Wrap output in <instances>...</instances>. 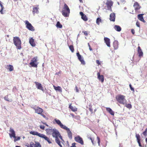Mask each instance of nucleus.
<instances>
[{
	"instance_id": "obj_39",
	"label": "nucleus",
	"mask_w": 147,
	"mask_h": 147,
	"mask_svg": "<svg viewBox=\"0 0 147 147\" xmlns=\"http://www.w3.org/2000/svg\"><path fill=\"white\" fill-rule=\"evenodd\" d=\"M125 106L127 108L130 109L132 108L131 105L130 104H127V102H126V104H125Z\"/></svg>"
},
{
	"instance_id": "obj_7",
	"label": "nucleus",
	"mask_w": 147,
	"mask_h": 147,
	"mask_svg": "<svg viewBox=\"0 0 147 147\" xmlns=\"http://www.w3.org/2000/svg\"><path fill=\"white\" fill-rule=\"evenodd\" d=\"M52 136L54 138L59 137L61 140H63V138L59 131L56 129H54L52 134Z\"/></svg>"
},
{
	"instance_id": "obj_4",
	"label": "nucleus",
	"mask_w": 147,
	"mask_h": 147,
	"mask_svg": "<svg viewBox=\"0 0 147 147\" xmlns=\"http://www.w3.org/2000/svg\"><path fill=\"white\" fill-rule=\"evenodd\" d=\"M70 13V9L66 4L65 3L62 11V15L65 17H68Z\"/></svg>"
},
{
	"instance_id": "obj_63",
	"label": "nucleus",
	"mask_w": 147,
	"mask_h": 147,
	"mask_svg": "<svg viewBox=\"0 0 147 147\" xmlns=\"http://www.w3.org/2000/svg\"><path fill=\"white\" fill-rule=\"evenodd\" d=\"M16 147H21L19 146H16Z\"/></svg>"
},
{
	"instance_id": "obj_14",
	"label": "nucleus",
	"mask_w": 147,
	"mask_h": 147,
	"mask_svg": "<svg viewBox=\"0 0 147 147\" xmlns=\"http://www.w3.org/2000/svg\"><path fill=\"white\" fill-rule=\"evenodd\" d=\"M35 111V112L38 114H40L43 112V110L41 108L37 107L36 108H33Z\"/></svg>"
},
{
	"instance_id": "obj_6",
	"label": "nucleus",
	"mask_w": 147,
	"mask_h": 147,
	"mask_svg": "<svg viewBox=\"0 0 147 147\" xmlns=\"http://www.w3.org/2000/svg\"><path fill=\"white\" fill-rule=\"evenodd\" d=\"M38 60V57L37 56L33 58L29 64L31 67H37L38 64V63L37 62Z\"/></svg>"
},
{
	"instance_id": "obj_21",
	"label": "nucleus",
	"mask_w": 147,
	"mask_h": 147,
	"mask_svg": "<svg viewBox=\"0 0 147 147\" xmlns=\"http://www.w3.org/2000/svg\"><path fill=\"white\" fill-rule=\"evenodd\" d=\"M80 14L81 16V18L83 20L85 21H86L88 20L86 16L84 14V13L82 12H80Z\"/></svg>"
},
{
	"instance_id": "obj_31",
	"label": "nucleus",
	"mask_w": 147,
	"mask_h": 147,
	"mask_svg": "<svg viewBox=\"0 0 147 147\" xmlns=\"http://www.w3.org/2000/svg\"><path fill=\"white\" fill-rule=\"evenodd\" d=\"M114 29L117 31L120 32L121 30V28L119 26L115 25L114 27Z\"/></svg>"
},
{
	"instance_id": "obj_17",
	"label": "nucleus",
	"mask_w": 147,
	"mask_h": 147,
	"mask_svg": "<svg viewBox=\"0 0 147 147\" xmlns=\"http://www.w3.org/2000/svg\"><path fill=\"white\" fill-rule=\"evenodd\" d=\"M97 78L99 81L102 83H103L104 81V77L103 75H100V73L98 72L97 74Z\"/></svg>"
},
{
	"instance_id": "obj_3",
	"label": "nucleus",
	"mask_w": 147,
	"mask_h": 147,
	"mask_svg": "<svg viewBox=\"0 0 147 147\" xmlns=\"http://www.w3.org/2000/svg\"><path fill=\"white\" fill-rule=\"evenodd\" d=\"M13 42L18 49L20 50L21 48V41L20 38L17 36H15L13 38Z\"/></svg>"
},
{
	"instance_id": "obj_12",
	"label": "nucleus",
	"mask_w": 147,
	"mask_h": 147,
	"mask_svg": "<svg viewBox=\"0 0 147 147\" xmlns=\"http://www.w3.org/2000/svg\"><path fill=\"white\" fill-rule=\"evenodd\" d=\"M63 129L67 131L68 137L70 139H71L72 138V133L69 129L66 126Z\"/></svg>"
},
{
	"instance_id": "obj_20",
	"label": "nucleus",
	"mask_w": 147,
	"mask_h": 147,
	"mask_svg": "<svg viewBox=\"0 0 147 147\" xmlns=\"http://www.w3.org/2000/svg\"><path fill=\"white\" fill-rule=\"evenodd\" d=\"M144 15V14H139L138 15V18L140 21L144 23H145L146 22L144 20L143 15Z\"/></svg>"
},
{
	"instance_id": "obj_42",
	"label": "nucleus",
	"mask_w": 147,
	"mask_h": 147,
	"mask_svg": "<svg viewBox=\"0 0 147 147\" xmlns=\"http://www.w3.org/2000/svg\"><path fill=\"white\" fill-rule=\"evenodd\" d=\"M4 99L7 101H11L12 100H10L8 97V96H7L4 97Z\"/></svg>"
},
{
	"instance_id": "obj_54",
	"label": "nucleus",
	"mask_w": 147,
	"mask_h": 147,
	"mask_svg": "<svg viewBox=\"0 0 147 147\" xmlns=\"http://www.w3.org/2000/svg\"><path fill=\"white\" fill-rule=\"evenodd\" d=\"M75 89H76V92H79V90L78 88V87L77 86H76L75 87Z\"/></svg>"
},
{
	"instance_id": "obj_25",
	"label": "nucleus",
	"mask_w": 147,
	"mask_h": 147,
	"mask_svg": "<svg viewBox=\"0 0 147 147\" xmlns=\"http://www.w3.org/2000/svg\"><path fill=\"white\" fill-rule=\"evenodd\" d=\"M53 87L55 90L58 91L60 92H62V89L61 87L59 86L56 87L54 85L53 86Z\"/></svg>"
},
{
	"instance_id": "obj_27",
	"label": "nucleus",
	"mask_w": 147,
	"mask_h": 147,
	"mask_svg": "<svg viewBox=\"0 0 147 147\" xmlns=\"http://www.w3.org/2000/svg\"><path fill=\"white\" fill-rule=\"evenodd\" d=\"M106 110L111 115H114V113L113 111L110 108H106Z\"/></svg>"
},
{
	"instance_id": "obj_1",
	"label": "nucleus",
	"mask_w": 147,
	"mask_h": 147,
	"mask_svg": "<svg viewBox=\"0 0 147 147\" xmlns=\"http://www.w3.org/2000/svg\"><path fill=\"white\" fill-rule=\"evenodd\" d=\"M30 134L34 135H36L40 138L44 139L47 141L49 144H51V142L49 138L46 136L45 135L38 133L37 132L35 131H30Z\"/></svg>"
},
{
	"instance_id": "obj_52",
	"label": "nucleus",
	"mask_w": 147,
	"mask_h": 147,
	"mask_svg": "<svg viewBox=\"0 0 147 147\" xmlns=\"http://www.w3.org/2000/svg\"><path fill=\"white\" fill-rule=\"evenodd\" d=\"M89 111L91 112V114L93 113V110L92 108H89Z\"/></svg>"
},
{
	"instance_id": "obj_9",
	"label": "nucleus",
	"mask_w": 147,
	"mask_h": 147,
	"mask_svg": "<svg viewBox=\"0 0 147 147\" xmlns=\"http://www.w3.org/2000/svg\"><path fill=\"white\" fill-rule=\"evenodd\" d=\"M133 6L136 12L140 13V12H139L138 10L141 8V7L138 2L135 1L134 3Z\"/></svg>"
},
{
	"instance_id": "obj_44",
	"label": "nucleus",
	"mask_w": 147,
	"mask_h": 147,
	"mask_svg": "<svg viewBox=\"0 0 147 147\" xmlns=\"http://www.w3.org/2000/svg\"><path fill=\"white\" fill-rule=\"evenodd\" d=\"M129 86L130 87V88L131 90L133 92H134V88H133L131 84H130L129 85Z\"/></svg>"
},
{
	"instance_id": "obj_62",
	"label": "nucleus",
	"mask_w": 147,
	"mask_h": 147,
	"mask_svg": "<svg viewBox=\"0 0 147 147\" xmlns=\"http://www.w3.org/2000/svg\"><path fill=\"white\" fill-rule=\"evenodd\" d=\"M146 143H147V138H146Z\"/></svg>"
},
{
	"instance_id": "obj_36",
	"label": "nucleus",
	"mask_w": 147,
	"mask_h": 147,
	"mask_svg": "<svg viewBox=\"0 0 147 147\" xmlns=\"http://www.w3.org/2000/svg\"><path fill=\"white\" fill-rule=\"evenodd\" d=\"M41 145L38 142H35L34 147H41Z\"/></svg>"
},
{
	"instance_id": "obj_53",
	"label": "nucleus",
	"mask_w": 147,
	"mask_h": 147,
	"mask_svg": "<svg viewBox=\"0 0 147 147\" xmlns=\"http://www.w3.org/2000/svg\"><path fill=\"white\" fill-rule=\"evenodd\" d=\"M136 26L138 27H140V23L139 22H136Z\"/></svg>"
},
{
	"instance_id": "obj_37",
	"label": "nucleus",
	"mask_w": 147,
	"mask_h": 147,
	"mask_svg": "<svg viewBox=\"0 0 147 147\" xmlns=\"http://www.w3.org/2000/svg\"><path fill=\"white\" fill-rule=\"evenodd\" d=\"M69 47L71 52L73 53L74 51V49L73 46V45H70L69 46Z\"/></svg>"
},
{
	"instance_id": "obj_32",
	"label": "nucleus",
	"mask_w": 147,
	"mask_h": 147,
	"mask_svg": "<svg viewBox=\"0 0 147 147\" xmlns=\"http://www.w3.org/2000/svg\"><path fill=\"white\" fill-rule=\"evenodd\" d=\"M55 141L56 142L60 147H62V146L61 144L60 141L58 137L55 138Z\"/></svg>"
},
{
	"instance_id": "obj_48",
	"label": "nucleus",
	"mask_w": 147,
	"mask_h": 147,
	"mask_svg": "<svg viewBox=\"0 0 147 147\" xmlns=\"http://www.w3.org/2000/svg\"><path fill=\"white\" fill-rule=\"evenodd\" d=\"M83 33H84V34L86 36H87L88 35V33L86 31H83L82 32Z\"/></svg>"
},
{
	"instance_id": "obj_56",
	"label": "nucleus",
	"mask_w": 147,
	"mask_h": 147,
	"mask_svg": "<svg viewBox=\"0 0 147 147\" xmlns=\"http://www.w3.org/2000/svg\"><path fill=\"white\" fill-rule=\"evenodd\" d=\"M131 32L133 34H134L135 33V30L134 29H132L131 30Z\"/></svg>"
},
{
	"instance_id": "obj_10",
	"label": "nucleus",
	"mask_w": 147,
	"mask_h": 147,
	"mask_svg": "<svg viewBox=\"0 0 147 147\" xmlns=\"http://www.w3.org/2000/svg\"><path fill=\"white\" fill-rule=\"evenodd\" d=\"M54 124L57 123L59 126L61 128L63 129L66 126L63 125L61 123V121L59 119H55L53 121Z\"/></svg>"
},
{
	"instance_id": "obj_35",
	"label": "nucleus",
	"mask_w": 147,
	"mask_h": 147,
	"mask_svg": "<svg viewBox=\"0 0 147 147\" xmlns=\"http://www.w3.org/2000/svg\"><path fill=\"white\" fill-rule=\"evenodd\" d=\"M101 22L102 20L100 18H98L96 20V23L98 25H99L100 23Z\"/></svg>"
},
{
	"instance_id": "obj_61",
	"label": "nucleus",
	"mask_w": 147,
	"mask_h": 147,
	"mask_svg": "<svg viewBox=\"0 0 147 147\" xmlns=\"http://www.w3.org/2000/svg\"><path fill=\"white\" fill-rule=\"evenodd\" d=\"M79 1L80 3H83V0H79Z\"/></svg>"
},
{
	"instance_id": "obj_5",
	"label": "nucleus",
	"mask_w": 147,
	"mask_h": 147,
	"mask_svg": "<svg viewBox=\"0 0 147 147\" xmlns=\"http://www.w3.org/2000/svg\"><path fill=\"white\" fill-rule=\"evenodd\" d=\"M113 4V2L111 0H107L105 3L106 6L105 7V9L112 11V7Z\"/></svg>"
},
{
	"instance_id": "obj_18",
	"label": "nucleus",
	"mask_w": 147,
	"mask_h": 147,
	"mask_svg": "<svg viewBox=\"0 0 147 147\" xmlns=\"http://www.w3.org/2000/svg\"><path fill=\"white\" fill-rule=\"evenodd\" d=\"M115 15L114 13H111L110 15V20L112 21L115 22Z\"/></svg>"
},
{
	"instance_id": "obj_13",
	"label": "nucleus",
	"mask_w": 147,
	"mask_h": 147,
	"mask_svg": "<svg viewBox=\"0 0 147 147\" xmlns=\"http://www.w3.org/2000/svg\"><path fill=\"white\" fill-rule=\"evenodd\" d=\"M76 55L78 57V59L81 62V63L83 65H85V62L83 59V57H82L79 52L77 53Z\"/></svg>"
},
{
	"instance_id": "obj_47",
	"label": "nucleus",
	"mask_w": 147,
	"mask_h": 147,
	"mask_svg": "<svg viewBox=\"0 0 147 147\" xmlns=\"http://www.w3.org/2000/svg\"><path fill=\"white\" fill-rule=\"evenodd\" d=\"M1 10H0V12H1V14H3V9H4V7H1Z\"/></svg>"
},
{
	"instance_id": "obj_49",
	"label": "nucleus",
	"mask_w": 147,
	"mask_h": 147,
	"mask_svg": "<svg viewBox=\"0 0 147 147\" xmlns=\"http://www.w3.org/2000/svg\"><path fill=\"white\" fill-rule=\"evenodd\" d=\"M88 46L89 47V49L90 51H92V49L91 47V46H90L89 43H88Z\"/></svg>"
},
{
	"instance_id": "obj_8",
	"label": "nucleus",
	"mask_w": 147,
	"mask_h": 147,
	"mask_svg": "<svg viewBox=\"0 0 147 147\" xmlns=\"http://www.w3.org/2000/svg\"><path fill=\"white\" fill-rule=\"evenodd\" d=\"M25 23L26 25V27L28 29L32 31H33L35 30L34 28L28 21L26 20L25 22Z\"/></svg>"
},
{
	"instance_id": "obj_26",
	"label": "nucleus",
	"mask_w": 147,
	"mask_h": 147,
	"mask_svg": "<svg viewBox=\"0 0 147 147\" xmlns=\"http://www.w3.org/2000/svg\"><path fill=\"white\" fill-rule=\"evenodd\" d=\"M69 108L73 112H76L77 111V108L75 107H73L71 105V104L69 105Z\"/></svg>"
},
{
	"instance_id": "obj_43",
	"label": "nucleus",
	"mask_w": 147,
	"mask_h": 147,
	"mask_svg": "<svg viewBox=\"0 0 147 147\" xmlns=\"http://www.w3.org/2000/svg\"><path fill=\"white\" fill-rule=\"evenodd\" d=\"M142 134L145 136H146L147 135V128L145 129V131L143 132Z\"/></svg>"
},
{
	"instance_id": "obj_51",
	"label": "nucleus",
	"mask_w": 147,
	"mask_h": 147,
	"mask_svg": "<svg viewBox=\"0 0 147 147\" xmlns=\"http://www.w3.org/2000/svg\"><path fill=\"white\" fill-rule=\"evenodd\" d=\"M76 143H73L72 144V146L70 147H76Z\"/></svg>"
},
{
	"instance_id": "obj_28",
	"label": "nucleus",
	"mask_w": 147,
	"mask_h": 147,
	"mask_svg": "<svg viewBox=\"0 0 147 147\" xmlns=\"http://www.w3.org/2000/svg\"><path fill=\"white\" fill-rule=\"evenodd\" d=\"M7 69H8L9 71H11L13 70V66L11 65H9L7 66Z\"/></svg>"
},
{
	"instance_id": "obj_38",
	"label": "nucleus",
	"mask_w": 147,
	"mask_h": 147,
	"mask_svg": "<svg viewBox=\"0 0 147 147\" xmlns=\"http://www.w3.org/2000/svg\"><path fill=\"white\" fill-rule=\"evenodd\" d=\"M88 138L91 140V142L92 143V144L95 145L96 144V143L94 142V138H92L91 137H89Z\"/></svg>"
},
{
	"instance_id": "obj_22",
	"label": "nucleus",
	"mask_w": 147,
	"mask_h": 147,
	"mask_svg": "<svg viewBox=\"0 0 147 147\" xmlns=\"http://www.w3.org/2000/svg\"><path fill=\"white\" fill-rule=\"evenodd\" d=\"M136 137L137 138V141L138 143L139 144V145L140 147H142V146L141 144L140 141V135L138 134H136Z\"/></svg>"
},
{
	"instance_id": "obj_55",
	"label": "nucleus",
	"mask_w": 147,
	"mask_h": 147,
	"mask_svg": "<svg viewBox=\"0 0 147 147\" xmlns=\"http://www.w3.org/2000/svg\"><path fill=\"white\" fill-rule=\"evenodd\" d=\"M43 117L45 118L46 117V116L44 114H43L41 113V114H40Z\"/></svg>"
},
{
	"instance_id": "obj_58",
	"label": "nucleus",
	"mask_w": 147,
	"mask_h": 147,
	"mask_svg": "<svg viewBox=\"0 0 147 147\" xmlns=\"http://www.w3.org/2000/svg\"><path fill=\"white\" fill-rule=\"evenodd\" d=\"M0 5L1 7H4L3 5L2 4V2L0 1Z\"/></svg>"
},
{
	"instance_id": "obj_57",
	"label": "nucleus",
	"mask_w": 147,
	"mask_h": 147,
	"mask_svg": "<svg viewBox=\"0 0 147 147\" xmlns=\"http://www.w3.org/2000/svg\"><path fill=\"white\" fill-rule=\"evenodd\" d=\"M61 73V71H60L58 72L57 73H56L55 74H57L58 75H59V74H60Z\"/></svg>"
},
{
	"instance_id": "obj_2",
	"label": "nucleus",
	"mask_w": 147,
	"mask_h": 147,
	"mask_svg": "<svg viewBox=\"0 0 147 147\" xmlns=\"http://www.w3.org/2000/svg\"><path fill=\"white\" fill-rule=\"evenodd\" d=\"M125 96L124 95L119 94L116 96L117 101L119 103L124 105L126 104L127 100L125 98Z\"/></svg>"
},
{
	"instance_id": "obj_16",
	"label": "nucleus",
	"mask_w": 147,
	"mask_h": 147,
	"mask_svg": "<svg viewBox=\"0 0 147 147\" xmlns=\"http://www.w3.org/2000/svg\"><path fill=\"white\" fill-rule=\"evenodd\" d=\"M9 131L10 133H9V135L11 138L15 137L16 134L15 131L11 127L10 128Z\"/></svg>"
},
{
	"instance_id": "obj_59",
	"label": "nucleus",
	"mask_w": 147,
	"mask_h": 147,
	"mask_svg": "<svg viewBox=\"0 0 147 147\" xmlns=\"http://www.w3.org/2000/svg\"><path fill=\"white\" fill-rule=\"evenodd\" d=\"M70 115L73 117H74L75 115H74V114H73V113H70Z\"/></svg>"
},
{
	"instance_id": "obj_34",
	"label": "nucleus",
	"mask_w": 147,
	"mask_h": 147,
	"mask_svg": "<svg viewBox=\"0 0 147 147\" xmlns=\"http://www.w3.org/2000/svg\"><path fill=\"white\" fill-rule=\"evenodd\" d=\"M56 26L57 28H62V25L59 22H57L56 25Z\"/></svg>"
},
{
	"instance_id": "obj_60",
	"label": "nucleus",
	"mask_w": 147,
	"mask_h": 147,
	"mask_svg": "<svg viewBox=\"0 0 147 147\" xmlns=\"http://www.w3.org/2000/svg\"><path fill=\"white\" fill-rule=\"evenodd\" d=\"M89 108H92V105L91 104H89Z\"/></svg>"
},
{
	"instance_id": "obj_23",
	"label": "nucleus",
	"mask_w": 147,
	"mask_h": 147,
	"mask_svg": "<svg viewBox=\"0 0 147 147\" xmlns=\"http://www.w3.org/2000/svg\"><path fill=\"white\" fill-rule=\"evenodd\" d=\"M138 53L139 57H141L143 56V53L140 46H138Z\"/></svg>"
},
{
	"instance_id": "obj_24",
	"label": "nucleus",
	"mask_w": 147,
	"mask_h": 147,
	"mask_svg": "<svg viewBox=\"0 0 147 147\" xmlns=\"http://www.w3.org/2000/svg\"><path fill=\"white\" fill-rule=\"evenodd\" d=\"M29 43L32 47H34L36 46V44L34 42V39L32 38L30 39Z\"/></svg>"
},
{
	"instance_id": "obj_29",
	"label": "nucleus",
	"mask_w": 147,
	"mask_h": 147,
	"mask_svg": "<svg viewBox=\"0 0 147 147\" xmlns=\"http://www.w3.org/2000/svg\"><path fill=\"white\" fill-rule=\"evenodd\" d=\"M53 129H47L45 130L47 133L49 134H52Z\"/></svg>"
},
{
	"instance_id": "obj_15",
	"label": "nucleus",
	"mask_w": 147,
	"mask_h": 147,
	"mask_svg": "<svg viewBox=\"0 0 147 147\" xmlns=\"http://www.w3.org/2000/svg\"><path fill=\"white\" fill-rule=\"evenodd\" d=\"M35 84H36V87L38 89L41 90L42 91L44 90V88L42 84L38 82H35Z\"/></svg>"
},
{
	"instance_id": "obj_40",
	"label": "nucleus",
	"mask_w": 147,
	"mask_h": 147,
	"mask_svg": "<svg viewBox=\"0 0 147 147\" xmlns=\"http://www.w3.org/2000/svg\"><path fill=\"white\" fill-rule=\"evenodd\" d=\"M34 145L35 144L33 142H31L30 143V144H28L27 146L28 147H34Z\"/></svg>"
},
{
	"instance_id": "obj_46",
	"label": "nucleus",
	"mask_w": 147,
	"mask_h": 147,
	"mask_svg": "<svg viewBox=\"0 0 147 147\" xmlns=\"http://www.w3.org/2000/svg\"><path fill=\"white\" fill-rule=\"evenodd\" d=\"M40 128L42 130H44L45 129V127L44 125H41L40 126Z\"/></svg>"
},
{
	"instance_id": "obj_50",
	"label": "nucleus",
	"mask_w": 147,
	"mask_h": 147,
	"mask_svg": "<svg viewBox=\"0 0 147 147\" xmlns=\"http://www.w3.org/2000/svg\"><path fill=\"white\" fill-rule=\"evenodd\" d=\"M96 62L98 65H101L100 63L98 60H96Z\"/></svg>"
},
{
	"instance_id": "obj_33",
	"label": "nucleus",
	"mask_w": 147,
	"mask_h": 147,
	"mask_svg": "<svg viewBox=\"0 0 147 147\" xmlns=\"http://www.w3.org/2000/svg\"><path fill=\"white\" fill-rule=\"evenodd\" d=\"M38 8L37 7H34L33 8L32 12L33 14L38 13Z\"/></svg>"
},
{
	"instance_id": "obj_41",
	"label": "nucleus",
	"mask_w": 147,
	"mask_h": 147,
	"mask_svg": "<svg viewBox=\"0 0 147 147\" xmlns=\"http://www.w3.org/2000/svg\"><path fill=\"white\" fill-rule=\"evenodd\" d=\"M14 139V141L15 142L16 141L20 140V137H16L15 136V137H13Z\"/></svg>"
},
{
	"instance_id": "obj_11",
	"label": "nucleus",
	"mask_w": 147,
	"mask_h": 147,
	"mask_svg": "<svg viewBox=\"0 0 147 147\" xmlns=\"http://www.w3.org/2000/svg\"><path fill=\"white\" fill-rule=\"evenodd\" d=\"M76 142L80 143L82 145L84 144V142L82 138L80 136H78L75 137L74 138Z\"/></svg>"
},
{
	"instance_id": "obj_45",
	"label": "nucleus",
	"mask_w": 147,
	"mask_h": 147,
	"mask_svg": "<svg viewBox=\"0 0 147 147\" xmlns=\"http://www.w3.org/2000/svg\"><path fill=\"white\" fill-rule=\"evenodd\" d=\"M97 139L98 140V145L99 146H100V140L99 138L98 137H97Z\"/></svg>"
},
{
	"instance_id": "obj_19",
	"label": "nucleus",
	"mask_w": 147,
	"mask_h": 147,
	"mask_svg": "<svg viewBox=\"0 0 147 147\" xmlns=\"http://www.w3.org/2000/svg\"><path fill=\"white\" fill-rule=\"evenodd\" d=\"M104 40L107 46L109 47H111L110 44V39L108 38L105 37L104 38Z\"/></svg>"
},
{
	"instance_id": "obj_30",
	"label": "nucleus",
	"mask_w": 147,
	"mask_h": 147,
	"mask_svg": "<svg viewBox=\"0 0 147 147\" xmlns=\"http://www.w3.org/2000/svg\"><path fill=\"white\" fill-rule=\"evenodd\" d=\"M113 45L114 49L116 50L118 49V44L117 41H114L113 42Z\"/></svg>"
}]
</instances>
